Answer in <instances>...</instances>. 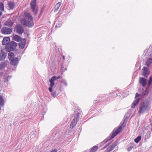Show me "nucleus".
Masks as SVG:
<instances>
[{"label": "nucleus", "instance_id": "f257e3e1", "mask_svg": "<svg viewBox=\"0 0 152 152\" xmlns=\"http://www.w3.org/2000/svg\"><path fill=\"white\" fill-rule=\"evenodd\" d=\"M33 18L31 14L28 12L24 13V18L21 20V23L25 27H31L34 25Z\"/></svg>", "mask_w": 152, "mask_h": 152}, {"label": "nucleus", "instance_id": "f03ea898", "mask_svg": "<svg viewBox=\"0 0 152 152\" xmlns=\"http://www.w3.org/2000/svg\"><path fill=\"white\" fill-rule=\"evenodd\" d=\"M151 108L150 102L148 101H145L140 104L139 113L141 114L147 113Z\"/></svg>", "mask_w": 152, "mask_h": 152}, {"label": "nucleus", "instance_id": "7ed1b4c3", "mask_svg": "<svg viewBox=\"0 0 152 152\" xmlns=\"http://www.w3.org/2000/svg\"><path fill=\"white\" fill-rule=\"evenodd\" d=\"M17 46V43L13 41L10 42L5 46V48L8 52L12 51L15 49Z\"/></svg>", "mask_w": 152, "mask_h": 152}, {"label": "nucleus", "instance_id": "20e7f679", "mask_svg": "<svg viewBox=\"0 0 152 152\" xmlns=\"http://www.w3.org/2000/svg\"><path fill=\"white\" fill-rule=\"evenodd\" d=\"M122 126H121L116 129L115 130V129L113 131L112 135L111 137H107L106 140H104V142L105 143L113 138L120 132Z\"/></svg>", "mask_w": 152, "mask_h": 152}, {"label": "nucleus", "instance_id": "39448f33", "mask_svg": "<svg viewBox=\"0 0 152 152\" xmlns=\"http://www.w3.org/2000/svg\"><path fill=\"white\" fill-rule=\"evenodd\" d=\"M36 1L32 0L30 3L31 7L33 12L35 15H36L38 12V10L36 7Z\"/></svg>", "mask_w": 152, "mask_h": 152}, {"label": "nucleus", "instance_id": "423d86ee", "mask_svg": "<svg viewBox=\"0 0 152 152\" xmlns=\"http://www.w3.org/2000/svg\"><path fill=\"white\" fill-rule=\"evenodd\" d=\"M12 32V28L6 27H3L1 30V33L4 34H9Z\"/></svg>", "mask_w": 152, "mask_h": 152}, {"label": "nucleus", "instance_id": "0eeeda50", "mask_svg": "<svg viewBox=\"0 0 152 152\" xmlns=\"http://www.w3.org/2000/svg\"><path fill=\"white\" fill-rule=\"evenodd\" d=\"M15 28L16 32L20 34H22L24 32L23 28L20 25H17Z\"/></svg>", "mask_w": 152, "mask_h": 152}, {"label": "nucleus", "instance_id": "6e6552de", "mask_svg": "<svg viewBox=\"0 0 152 152\" xmlns=\"http://www.w3.org/2000/svg\"><path fill=\"white\" fill-rule=\"evenodd\" d=\"M118 144V142L115 141L111 145L109 146L106 150V152H110L112 151L114 147Z\"/></svg>", "mask_w": 152, "mask_h": 152}, {"label": "nucleus", "instance_id": "1a4fd4ad", "mask_svg": "<svg viewBox=\"0 0 152 152\" xmlns=\"http://www.w3.org/2000/svg\"><path fill=\"white\" fill-rule=\"evenodd\" d=\"M7 56V53L4 51V50L3 49H1L0 51V60H4L6 57Z\"/></svg>", "mask_w": 152, "mask_h": 152}, {"label": "nucleus", "instance_id": "9d476101", "mask_svg": "<svg viewBox=\"0 0 152 152\" xmlns=\"http://www.w3.org/2000/svg\"><path fill=\"white\" fill-rule=\"evenodd\" d=\"M19 60L20 59H18L17 57H15L10 60L11 64L14 66H16L18 64Z\"/></svg>", "mask_w": 152, "mask_h": 152}, {"label": "nucleus", "instance_id": "9b49d317", "mask_svg": "<svg viewBox=\"0 0 152 152\" xmlns=\"http://www.w3.org/2000/svg\"><path fill=\"white\" fill-rule=\"evenodd\" d=\"M26 42V39H22L20 43H19V47L20 49H23L25 47Z\"/></svg>", "mask_w": 152, "mask_h": 152}, {"label": "nucleus", "instance_id": "f8f14e48", "mask_svg": "<svg viewBox=\"0 0 152 152\" xmlns=\"http://www.w3.org/2000/svg\"><path fill=\"white\" fill-rule=\"evenodd\" d=\"M139 82L143 87H145L146 85V79L143 77H140L139 79Z\"/></svg>", "mask_w": 152, "mask_h": 152}, {"label": "nucleus", "instance_id": "ddd939ff", "mask_svg": "<svg viewBox=\"0 0 152 152\" xmlns=\"http://www.w3.org/2000/svg\"><path fill=\"white\" fill-rule=\"evenodd\" d=\"M10 39L9 37H5L3 38L2 41V44L3 45H8L10 42Z\"/></svg>", "mask_w": 152, "mask_h": 152}, {"label": "nucleus", "instance_id": "4468645a", "mask_svg": "<svg viewBox=\"0 0 152 152\" xmlns=\"http://www.w3.org/2000/svg\"><path fill=\"white\" fill-rule=\"evenodd\" d=\"M149 92H150V93L152 92V89L147 87L146 88V90L143 91L142 96H144L147 95L148 94Z\"/></svg>", "mask_w": 152, "mask_h": 152}, {"label": "nucleus", "instance_id": "2eb2a0df", "mask_svg": "<svg viewBox=\"0 0 152 152\" xmlns=\"http://www.w3.org/2000/svg\"><path fill=\"white\" fill-rule=\"evenodd\" d=\"M7 9L9 10L13 9L15 7V4L14 2L11 1H8L7 3Z\"/></svg>", "mask_w": 152, "mask_h": 152}, {"label": "nucleus", "instance_id": "dca6fc26", "mask_svg": "<svg viewBox=\"0 0 152 152\" xmlns=\"http://www.w3.org/2000/svg\"><path fill=\"white\" fill-rule=\"evenodd\" d=\"M13 24V22L10 19L7 20L4 23V24L5 25L10 27L12 26Z\"/></svg>", "mask_w": 152, "mask_h": 152}, {"label": "nucleus", "instance_id": "f3484780", "mask_svg": "<svg viewBox=\"0 0 152 152\" xmlns=\"http://www.w3.org/2000/svg\"><path fill=\"white\" fill-rule=\"evenodd\" d=\"M7 62L4 61L1 62L0 64V70L4 69L5 67H7Z\"/></svg>", "mask_w": 152, "mask_h": 152}, {"label": "nucleus", "instance_id": "a211bd4d", "mask_svg": "<svg viewBox=\"0 0 152 152\" xmlns=\"http://www.w3.org/2000/svg\"><path fill=\"white\" fill-rule=\"evenodd\" d=\"M140 99L137 98L132 103L131 107L132 108H134L137 105L140 101Z\"/></svg>", "mask_w": 152, "mask_h": 152}, {"label": "nucleus", "instance_id": "6ab92c4d", "mask_svg": "<svg viewBox=\"0 0 152 152\" xmlns=\"http://www.w3.org/2000/svg\"><path fill=\"white\" fill-rule=\"evenodd\" d=\"M77 123V121L75 120V119H73L72 121L70 127L71 129H73V127L76 125Z\"/></svg>", "mask_w": 152, "mask_h": 152}, {"label": "nucleus", "instance_id": "aec40b11", "mask_svg": "<svg viewBox=\"0 0 152 152\" xmlns=\"http://www.w3.org/2000/svg\"><path fill=\"white\" fill-rule=\"evenodd\" d=\"M22 39L19 36L15 35L13 37V39L17 42L20 41Z\"/></svg>", "mask_w": 152, "mask_h": 152}, {"label": "nucleus", "instance_id": "412c9836", "mask_svg": "<svg viewBox=\"0 0 152 152\" xmlns=\"http://www.w3.org/2000/svg\"><path fill=\"white\" fill-rule=\"evenodd\" d=\"M143 73L142 75L144 77H147V76H146V75L148 73V69L146 67H144L143 68Z\"/></svg>", "mask_w": 152, "mask_h": 152}, {"label": "nucleus", "instance_id": "4be33fe9", "mask_svg": "<svg viewBox=\"0 0 152 152\" xmlns=\"http://www.w3.org/2000/svg\"><path fill=\"white\" fill-rule=\"evenodd\" d=\"M55 80L52 77L51 79L49 80V82L50 83V87H53L55 85L54 81Z\"/></svg>", "mask_w": 152, "mask_h": 152}, {"label": "nucleus", "instance_id": "5701e85b", "mask_svg": "<svg viewBox=\"0 0 152 152\" xmlns=\"http://www.w3.org/2000/svg\"><path fill=\"white\" fill-rule=\"evenodd\" d=\"M152 83V77H150L149 78V79L148 87H149V88H150L151 89H152V85H151Z\"/></svg>", "mask_w": 152, "mask_h": 152}, {"label": "nucleus", "instance_id": "b1692460", "mask_svg": "<svg viewBox=\"0 0 152 152\" xmlns=\"http://www.w3.org/2000/svg\"><path fill=\"white\" fill-rule=\"evenodd\" d=\"M61 4V2H58L56 4L54 7L55 11H57L60 7Z\"/></svg>", "mask_w": 152, "mask_h": 152}, {"label": "nucleus", "instance_id": "393cba45", "mask_svg": "<svg viewBox=\"0 0 152 152\" xmlns=\"http://www.w3.org/2000/svg\"><path fill=\"white\" fill-rule=\"evenodd\" d=\"M8 58L10 60L14 58V54L12 52H10L8 53Z\"/></svg>", "mask_w": 152, "mask_h": 152}, {"label": "nucleus", "instance_id": "a878e982", "mask_svg": "<svg viewBox=\"0 0 152 152\" xmlns=\"http://www.w3.org/2000/svg\"><path fill=\"white\" fill-rule=\"evenodd\" d=\"M74 118L73 119H75V120L77 121L79 118V113L76 112L75 114H74Z\"/></svg>", "mask_w": 152, "mask_h": 152}, {"label": "nucleus", "instance_id": "bb28decb", "mask_svg": "<svg viewBox=\"0 0 152 152\" xmlns=\"http://www.w3.org/2000/svg\"><path fill=\"white\" fill-rule=\"evenodd\" d=\"M141 138V136H139L134 139V141L136 143H137L140 140Z\"/></svg>", "mask_w": 152, "mask_h": 152}, {"label": "nucleus", "instance_id": "cd10ccee", "mask_svg": "<svg viewBox=\"0 0 152 152\" xmlns=\"http://www.w3.org/2000/svg\"><path fill=\"white\" fill-rule=\"evenodd\" d=\"M152 63V58H148L146 64L147 66H148Z\"/></svg>", "mask_w": 152, "mask_h": 152}, {"label": "nucleus", "instance_id": "c85d7f7f", "mask_svg": "<svg viewBox=\"0 0 152 152\" xmlns=\"http://www.w3.org/2000/svg\"><path fill=\"white\" fill-rule=\"evenodd\" d=\"M4 104V101L3 97L0 95V105L2 106Z\"/></svg>", "mask_w": 152, "mask_h": 152}, {"label": "nucleus", "instance_id": "c756f323", "mask_svg": "<svg viewBox=\"0 0 152 152\" xmlns=\"http://www.w3.org/2000/svg\"><path fill=\"white\" fill-rule=\"evenodd\" d=\"M98 149V147L97 146H94L91 148L90 151V152H95Z\"/></svg>", "mask_w": 152, "mask_h": 152}, {"label": "nucleus", "instance_id": "7c9ffc66", "mask_svg": "<svg viewBox=\"0 0 152 152\" xmlns=\"http://www.w3.org/2000/svg\"><path fill=\"white\" fill-rule=\"evenodd\" d=\"M0 10L1 11L4 10V4L2 2H0Z\"/></svg>", "mask_w": 152, "mask_h": 152}, {"label": "nucleus", "instance_id": "2f4dec72", "mask_svg": "<svg viewBox=\"0 0 152 152\" xmlns=\"http://www.w3.org/2000/svg\"><path fill=\"white\" fill-rule=\"evenodd\" d=\"M58 94H57L56 91H54L52 93V96L54 97H56Z\"/></svg>", "mask_w": 152, "mask_h": 152}, {"label": "nucleus", "instance_id": "473e14b6", "mask_svg": "<svg viewBox=\"0 0 152 152\" xmlns=\"http://www.w3.org/2000/svg\"><path fill=\"white\" fill-rule=\"evenodd\" d=\"M60 76H59L58 77L54 76L52 77L54 79V80H56L58 79H59L60 78Z\"/></svg>", "mask_w": 152, "mask_h": 152}, {"label": "nucleus", "instance_id": "72a5a7b5", "mask_svg": "<svg viewBox=\"0 0 152 152\" xmlns=\"http://www.w3.org/2000/svg\"><path fill=\"white\" fill-rule=\"evenodd\" d=\"M61 69H62V73L63 72H64L66 70L67 68H64V67L62 66Z\"/></svg>", "mask_w": 152, "mask_h": 152}, {"label": "nucleus", "instance_id": "f704fd0d", "mask_svg": "<svg viewBox=\"0 0 152 152\" xmlns=\"http://www.w3.org/2000/svg\"><path fill=\"white\" fill-rule=\"evenodd\" d=\"M62 26V24L61 23H58L56 26V27H60Z\"/></svg>", "mask_w": 152, "mask_h": 152}, {"label": "nucleus", "instance_id": "c9c22d12", "mask_svg": "<svg viewBox=\"0 0 152 152\" xmlns=\"http://www.w3.org/2000/svg\"><path fill=\"white\" fill-rule=\"evenodd\" d=\"M61 82L62 83H63L65 85V86H67V83L66 82V81L64 80H61Z\"/></svg>", "mask_w": 152, "mask_h": 152}, {"label": "nucleus", "instance_id": "e433bc0d", "mask_svg": "<svg viewBox=\"0 0 152 152\" xmlns=\"http://www.w3.org/2000/svg\"><path fill=\"white\" fill-rule=\"evenodd\" d=\"M132 148H133L132 146H130V147H128L127 148V150L128 151H129L132 150Z\"/></svg>", "mask_w": 152, "mask_h": 152}, {"label": "nucleus", "instance_id": "4c0bfd02", "mask_svg": "<svg viewBox=\"0 0 152 152\" xmlns=\"http://www.w3.org/2000/svg\"><path fill=\"white\" fill-rule=\"evenodd\" d=\"M53 87H50L49 88V91L50 92H51L52 91V88Z\"/></svg>", "mask_w": 152, "mask_h": 152}, {"label": "nucleus", "instance_id": "58836bf2", "mask_svg": "<svg viewBox=\"0 0 152 152\" xmlns=\"http://www.w3.org/2000/svg\"><path fill=\"white\" fill-rule=\"evenodd\" d=\"M139 96V94H138V93H136L135 97V98L136 99Z\"/></svg>", "mask_w": 152, "mask_h": 152}, {"label": "nucleus", "instance_id": "ea45409f", "mask_svg": "<svg viewBox=\"0 0 152 152\" xmlns=\"http://www.w3.org/2000/svg\"><path fill=\"white\" fill-rule=\"evenodd\" d=\"M3 73L2 72H0V75L2 76L3 75Z\"/></svg>", "mask_w": 152, "mask_h": 152}, {"label": "nucleus", "instance_id": "a19ab883", "mask_svg": "<svg viewBox=\"0 0 152 152\" xmlns=\"http://www.w3.org/2000/svg\"><path fill=\"white\" fill-rule=\"evenodd\" d=\"M111 143V142L109 143L108 144H107V145H106L105 147H107V146H108L110 144V143Z\"/></svg>", "mask_w": 152, "mask_h": 152}, {"label": "nucleus", "instance_id": "79ce46f5", "mask_svg": "<svg viewBox=\"0 0 152 152\" xmlns=\"http://www.w3.org/2000/svg\"><path fill=\"white\" fill-rule=\"evenodd\" d=\"M42 12H43V11H40V13L39 14V16L41 15V14H42Z\"/></svg>", "mask_w": 152, "mask_h": 152}, {"label": "nucleus", "instance_id": "37998d69", "mask_svg": "<svg viewBox=\"0 0 152 152\" xmlns=\"http://www.w3.org/2000/svg\"><path fill=\"white\" fill-rule=\"evenodd\" d=\"M1 22L0 21V28H1Z\"/></svg>", "mask_w": 152, "mask_h": 152}, {"label": "nucleus", "instance_id": "c03bdc74", "mask_svg": "<svg viewBox=\"0 0 152 152\" xmlns=\"http://www.w3.org/2000/svg\"><path fill=\"white\" fill-rule=\"evenodd\" d=\"M63 59L64 60L65 59V57H64V56H63Z\"/></svg>", "mask_w": 152, "mask_h": 152}]
</instances>
